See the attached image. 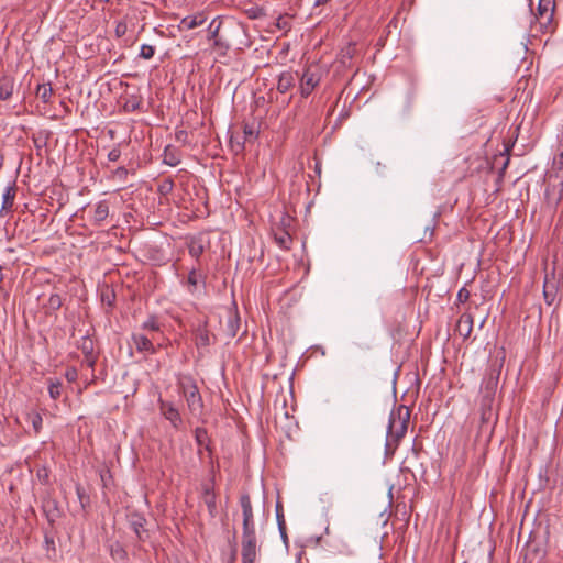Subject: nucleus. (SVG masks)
<instances>
[{
	"label": "nucleus",
	"mask_w": 563,
	"mask_h": 563,
	"mask_svg": "<svg viewBox=\"0 0 563 563\" xmlns=\"http://www.w3.org/2000/svg\"><path fill=\"white\" fill-rule=\"evenodd\" d=\"M409 418V409L404 405L398 406L390 412L387 428V441L385 445L386 455H393L400 440L405 437L408 429Z\"/></svg>",
	"instance_id": "1"
},
{
	"label": "nucleus",
	"mask_w": 563,
	"mask_h": 563,
	"mask_svg": "<svg viewBox=\"0 0 563 563\" xmlns=\"http://www.w3.org/2000/svg\"><path fill=\"white\" fill-rule=\"evenodd\" d=\"M177 386L187 402L190 413L195 417L200 416L203 409V401L192 376L180 375L177 380Z\"/></svg>",
	"instance_id": "2"
},
{
	"label": "nucleus",
	"mask_w": 563,
	"mask_h": 563,
	"mask_svg": "<svg viewBox=\"0 0 563 563\" xmlns=\"http://www.w3.org/2000/svg\"><path fill=\"white\" fill-rule=\"evenodd\" d=\"M554 0H539L538 11L534 16L536 22L539 24L541 31L547 32L551 29L554 16Z\"/></svg>",
	"instance_id": "3"
},
{
	"label": "nucleus",
	"mask_w": 563,
	"mask_h": 563,
	"mask_svg": "<svg viewBox=\"0 0 563 563\" xmlns=\"http://www.w3.org/2000/svg\"><path fill=\"white\" fill-rule=\"evenodd\" d=\"M257 558L256 532H242L241 537V561L242 563H254Z\"/></svg>",
	"instance_id": "4"
},
{
	"label": "nucleus",
	"mask_w": 563,
	"mask_h": 563,
	"mask_svg": "<svg viewBox=\"0 0 563 563\" xmlns=\"http://www.w3.org/2000/svg\"><path fill=\"white\" fill-rule=\"evenodd\" d=\"M321 75L317 68L308 67L300 77V93L303 98L311 95L313 89L319 85Z\"/></svg>",
	"instance_id": "5"
},
{
	"label": "nucleus",
	"mask_w": 563,
	"mask_h": 563,
	"mask_svg": "<svg viewBox=\"0 0 563 563\" xmlns=\"http://www.w3.org/2000/svg\"><path fill=\"white\" fill-rule=\"evenodd\" d=\"M240 505L242 508V532H255L254 512L249 494H243L240 497Z\"/></svg>",
	"instance_id": "6"
},
{
	"label": "nucleus",
	"mask_w": 563,
	"mask_h": 563,
	"mask_svg": "<svg viewBox=\"0 0 563 563\" xmlns=\"http://www.w3.org/2000/svg\"><path fill=\"white\" fill-rule=\"evenodd\" d=\"M241 328V318L236 310L228 309L225 314V321L223 324V333L228 339H233L236 336L239 330Z\"/></svg>",
	"instance_id": "7"
},
{
	"label": "nucleus",
	"mask_w": 563,
	"mask_h": 563,
	"mask_svg": "<svg viewBox=\"0 0 563 563\" xmlns=\"http://www.w3.org/2000/svg\"><path fill=\"white\" fill-rule=\"evenodd\" d=\"M549 178H555L559 180L558 197L555 199L558 203L562 200L563 197V151L554 156Z\"/></svg>",
	"instance_id": "8"
},
{
	"label": "nucleus",
	"mask_w": 563,
	"mask_h": 563,
	"mask_svg": "<svg viewBox=\"0 0 563 563\" xmlns=\"http://www.w3.org/2000/svg\"><path fill=\"white\" fill-rule=\"evenodd\" d=\"M158 407L161 413L167 419L174 428H179L183 420L178 409L169 401H165L162 398L158 399Z\"/></svg>",
	"instance_id": "9"
},
{
	"label": "nucleus",
	"mask_w": 563,
	"mask_h": 563,
	"mask_svg": "<svg viewBox=\"0 0 563 563\" xmlns=\"http://www.w3.org/2000/svg\"><path fill=\"white\" fill-rule=\"evenodd\" d=\"M132 342L140 353L155 354L157 352L156 346L153 343V338L142 334V333H133Z\"/></svg>",
	"instance_id": "10"
},
{
	"label": "nucleus",
	"mask_w": 563,
	"mask_h": 563,
	"mask_svg": "<svg viewBox=\"0 0 563 563\" xmlns=\"http://www.w3.org/2000/svg\"><path fill=\"white\" fill-rule=\"evenodd\" d=\"M146 519L137 512H133L129 516V523L136 537L141 541H145L148 538L147 530L145 529Z\"/></svg>",
	"instance_id": "11"
},
{
	"label": "nucleus",
	"mask_w": 563,
	"mask_h": 563,
	"mask_svg": "<svg viewBox=\"0 0 563 563\" xmlns=\"http://www.w3.org/2000/svg\"><path fill=\"white\" fill-rule=\"evenodd\" d=\"M207 21V14L203 11L194 15H187L180 20L178 29L180 31H189L202 25Z\"/></svg>",
	"instance_id": "12"
},
{
	"label": "nucleus",
	"mask_w": 563,
	"mask_h": 563,
	"mask_svg": "<svg viewBox=\"0 0 563 563\" xmlns=\"http://www.w3.org/2000/svg\"><path fill=\"white\" fill-rule=\"evenodd\" d=\"M16 196V185L15 183L10 184L5 187L3 195H2V205L0 209V214H8L12 211V207L14 205Z\"/></svg>",
	"instance_id": "13"
},
{
	"label": "nucleus",
	"mask_w": 563,
	"mask_h": 563,
	"mask_svg": "<svg viewBox=\"0 0 563 563\" xmlns=\"http://www.w3.org/2000/svg\"><path fill=\"white\" fill-rule=\"evenodd\" d=\"M15 80L12 76L3 75L0 77V100L7 101L13 96Z\"/></svg>",
	"instance_id": "14"
},
{
	"label": "nucleus",
	"mask_w": 563,
	"mask_h": 563,
	"mask_svg": "<svg viewBox=\"0 0 563 563\" xmlns=\"http://www.w3.org/2000/svg\"><path fill=\"white\" fill-rule=\"evenodd\" d=\"M195 344L198 349H206L211 344V335L207 329V324H200L195 330Z\"/></svg>",
	"instance_id": "15"
},
{
	"label": "nucleus",
	"mask_w": 563,
	"mask_h": 563,
	"mask_svg": "<svg viewBox=\"0 0 563 563\" xmlns=\"http://www.w3.org/2000/svg\"><path fill=\"white\" fill-rule=\"evenodd\" d=\"M296 82V75L292 71H283L278 77L277 90L280 93L288 92Z\"/></svg>",
	"instance_id": "16"
},
{
	"label": "nucleus",
	"mask_w": 563,
	"mask_h": 563,
	"mask_svg": "<svg viewBox=\"0 0 563 563\" xmlns=\"http://www.w3.org/2000/svg\"><path fill=\"white\" fill-rule=\"evenodd\" d=\"M109 216V202L107 200H100L97 202L93 209L92 220L93 223L100 225Z\"/></svg>",
	"instance_id": "17"
},
{
	"label": "nucleus",
	"mask_w": 563,
	"mask_h": 563,
	"mask_svg": "<svg viewBox=\"0 0 563 563\" xmlns=\"http://www.w3.org/2000/svg\"><path fill=\"white\" fill-rule=\"evenodd\" d=\"M460 335L468 338L473 329V317L470 313H463L456 324Z\"/></svg>",
	"instance_id": "18"
},
{
	"label": "nucleus",
	"mask_w": 563,
	"mask_h": 563,
	"mask_svg": "<svg viewBox=\"0 0 563 563\" xmlns=\"http://www.w3.org/2000/svg\"><path fill=\"white\" fill-rule=\"evenodd\" d=\"M163 162L169 166H177L180 163V153L173 145H167L163 153Z\"/></svg>",
	"instance_id": "19"
},
{
	"label": "nucleus",
	"mask_w": 563,
	"mask_h": 563,
	"mask_svg": "<svg viewBox=\"0 0 563 563\" xmlns=\"http://www.w3.org/2000/svg\"><path fill=\"white\" fill-rule=\"evenodd\" d=\"M558 292V288L555 285L554 279L550 280L548 275L545 276L544 283H543V296L545 302L550 306L555 300Z\"/></svg>",
	"instance_id": "20"
},
{
	"label": "nucleus",
	"mask_w": 563,
	"mask_h": 563,
	"mask_svg": "<svg viewBox=\"0 0 563 563\" xmlns=\"http://www.w3.org/2000/svg\"><path fill=\"white\" fill-rule=\"evenodd\" d=\"M545 552L541 548H528L525 558L523 563H543Z\"/></svg>",
	"instance_id": "21"
},
{
	"label": "nucleus",
	"mask_w": 563,
	"mask_h": 563,
	"mask_svg": "<svg viewBox=\"0 0 563 563\" xmlns=\"http://www.w3.org/2000/svg\"><path fill=\"white\" fill-rule=\"evenodd\" d=\"M276 244L283 250H289L292 244L291 235L285 230H278L274 233Z\"/></svg>",
	"instance_id": "22"
},
{
	"label": "nucleus",
	"mask_w": 563,
	"mask_h": 563,
	"mask_svg": "<svg viewBox=\"0 0 563 563\" xmlns=\"http://www.w3.org/2000/svg\"><path fill=\"white\" fill-rule=\"evenodd\" d=\"M200 284H205L203 276L200 273H198L196 269H191L188 274V278H187V283H186L188 291L194 294L197 289V286Z\"/></svg>",
	"instance_id": "23"
},
{
	"label": "nucleus",
	"mask_w": 563,
	"mask_h": 563,
	"mask_svg": "<svg viewBox=\"0 0 563 563\" xmlns=\"http://www.w3.org/2000/svg\"><path fill=\"white\" fill-rule=\"evenodd\" d=\"M53 93H54V90H53V88L51 86V82L41 84L36 88V96L44 103H49L51 102Z\"/></svg>",
	"instance_id": "24"
},
{
	"label": "nucleus",
	"mask_w": 563,
	"mask_h": 563,
	"mask_svg": "<svg viewBox=\"0 0 563 563\" xmlns=\"http://www.w3.org/2000/svg\"><path fill=\"white\" fill-rule=\"evenodd\" d=\"M47 383L49 397L54 400H57L60 397L63 390L62 382L59 379L48 378Z\"/></svg>",
	"instance_id": "25"
},
{
	"label": "nucleus",
	"mask_w": 563,
	"mask_h": 563,
	"mask_svg": "<svg viewBox=\"0 0 563 563\" xmlns=\"http://www.w3.org/2000/svg\"><path fill=\"white\" fill-rule=\"evenodd\" d=\"M27 421L32 424L35 434H38L43 427V418L40 412L31 411L26 416Z\"/></svg>",
	"instance_id": "26"
},
{
	"label": "nucleus",
	"mask_w": 563,
	"mask_h": 563,
	"mask_svg": "<svg viewBox=\"0 0 563 563\" xmlns=\"http://www.w3.org/2000/svg\"><path fill=\"white\" fill-rule=\"evenodd\" d=\"M141 329L146 332H159L161 323L156 316H150L142 324Z\"/></svg>",
	"instance_id": "27"
},
{
	"label": "nucleus",
	"mask_w": 563,
	"mask_h": 563,
	"mask_svg": "<svg viewBox=\"0 0 563 563\" xmlns=\"http://www.w3.org/2000/svg\"><path fill=\"white\" fill-rule=\"evenodd\" d=\"M78 349L81 350L84 356L95 354L93 341L88 335L80 339Z\"/></svg>",
	"instance_id": "28"
},
{
	"label": "nucleus",
	"mask_w": 563,
	"mask_h": 563,
	"mask_svg": "<svg viewBox=\"0 0 563 563\" xmlns=\"http://www.w3.org/2000/svg\"><path fill=\"white\" fill-rule=\"evenodd\" d=\"M202 500L206 504L211 517L217 515V496L216 494H202Z\"/></svg>",
	"instance_id": "29"
},
{
	"label": "nucleus",
	"mask_w": 563,
	"mask_h": 563,
	"mask_svg": "<svg viewBox=\"0 0 563 563\" xmlns=\"http://www.w3.org/2000/svg\"><path fill=\"white\" fill-rule=\"evenodd\" d=\"M244 13L251 20L262 19L266 15L265 10L256 4L251 5L250 8H245Z\"/></svg>",
	"instance_id": "30"
},
{
	"label": "nucleus",
	"mask_w": 563,
	"mask_h": 563,
	"mask_svg": "<svg viewBox=\"0 0 563 563\" xmlns=\"http://www.w3.org/2000/svg\"><path fill=\"white\" fill-rule=\"evenodd\" d=\"M222 26L221 16H216L208 26V40L216 38L219 36L220 29Z\"/></svg>",
	"instance_id": "31"
},
{
	"label": "nucleus",
	"mask_w": 563,
	"mask_h": 563,
	"mask_svg": "<svg viewBox=\"0 0 563 563\" xmlns=\"http://www.w3.org/2000/svg\"><path fill=\"white\" fill-rule=\"evenodd\" d=\"M195 437H196V441H197L198 445L201 448L203 446L205 450L208 451L209 454H211V449H210L209 444L207 443V441H208L207 431L205 429L197 428L195 431Z\"/></svg>",
	"instance_id": "32"
},
{
	"label": "nucleus",
	"mask_w": 563,
	"mask_h": 563,
	"mask_svg": "<svg viewBox=\"0 0 563 563\" xmlns=\"http://www.w3.org/2000/svg\"><path fill=\"white\" fill-rule=\"evenodd\" d=\"M101 301H102V303H106L109 307H113L114 301H115V294H114V291L107 287L101 292Z\"/></svg>",
	"instance_id": "33"
},
{
	"label": "nucleus",
	"mask_w": 563,
	"mask_h": 563,
	"mask_svg": "<svg viewBox=\"0 0 563 563\" xmlns=\"http://www.w3.org/2000/svg\"><path fill=\"white\" fill-rule=\"evenodd\" d=\"M155 54V47L148 44H143L140 49L139 56L143 59H151Z\"/></svg>",
	"instance_id": "34"
},
{
	"label": "nucleus",
	"mask_w": 563,
	"mask_h": 563,
	"mask_svg": "<svg viewBox=\"0 0 563 563\" xmlns=\"http://www.w3.org/2000/svg\"><path fill=\"white\" fill-rule=\"evenodd\" d=\"M63 305V299L58 294H52L48 298L47 306L52 310H58Z\"/></svg>",
	"instance_id": "35"
},
{
	"label": "nucleus",
	"mask_w": 563,
	"mask_h": 563,
	"mask_svg": "<svg viewBox=\"0 0 563 563\" xmlns=\"http://www.w3.org/2000/svg\"><path fill=\"white\" fill-rule=\"evenodd\" d=\"M243 134L245 141L257 137V132L255 131L254 126L247 123L243 125Z\"/></svg>",
	"instance_id": "36"
},
{
	"label": "nucleus",
	"mask_w": 563,
	"mask_h": 563,
	"mask_svg": "<svg viewBox=\"0 0 563 563\" xmlns=\"http://www.w3.org/2000/svg\"><path fill=\"white\" fill-rule=\"evenodd\" d=\"M355 46L352 44H349L341 52L342 63H345V59H351L354 55Z\"/></svg>",
	"instance_id": "37"
},
{
	"label": "nucleus",
	"mask_w": 563,
	"mask_h": 563,
	"mask_svg": "<svg viewBox=\"0 0 563 563\" xmlns=\"http://www.w3.org/2000/svg\"><path fill=\"white\" fill-rule=\"evenodd\" d=\"M276 518L278 523V529L283 530L286 527L285 518L282 512V506L279 504L276 505Z\"/></svg>",
	"instance_id": "38"
},
{
	"label": "nucleus",
	"mask_w": 563,
	"mask_h": 563,
	"mask_svg": "<svg viewBox=\"0 0 563 563\" xmlns=\"http://www.w3.org/2000/svg\"><path fill=\"white\" fill-rule=\"evenodd\" d=\"M470 299V291L465 288V287H462L457 295H456V300L457 302L460 303H464L466 302L467 300Z\"/></svg>",
	"instance_id": "39"
},
{
	"label": "nucleus",
	"mask_w": 563,
	"mask_h": 563,
	"mask_svg": "<svg viewBox=\"0 0 563 563\" xmlns=\"http://www.w3.org/2000/svg\"><path fill=\"white\" fill-rule=\"evenodd\" d=\"M65 378L69 382V383H74L76 382V379L78 378V372L75 367H68L65 372Z\"/></svg>",
	"instance_id": "40"
},
{
	"label": "nucleus",
	"mask_w": 563,
	"mask_h": 563,
	"mask_svg": "<svg viewBox=\"0 0 563 563\" xmlns=\"http://www.w3.org/2000/svg\"><path fill=\"white\" fill-rule=\"evenodd\" d=\"M175 139L177 142L186 144L188 142V132L186 130H177Z\"/></svg>",
	"instance_id": "41"
},
{
	"label": "nucleus",
	"mask_w": 563,
	"mask_h": 563,
	"mask_svg": "<svg viewBox=\"0 0 563 563\" xmlns=\"http://www.w3.org/2000/svg\"><path fill=\"white\" fill-rule=\"evenodd\" d=\"M121 156V151L119 147H113L109 153H108V159L110 162H117Z\"/></svg>",
	"instance_id": "42"
},
{
	"label": "nucleus",
	"mask_w": 563,
	"mask_h": 563,
	"mask_svg": "<svg viewBox=\"0 0 563 563\" xmlns=\"http://www.w3.org/2000/svg\"><path fill=\"white\" fill-rule=\"evenodd\" d=\"M84 363L88 367L93 368L96 363H97V355L96 354H91V355L84 356Z\"/></svg>",
	"instance_id": "43"
},
{
	"label": "nucleus",
	"mask_w": 563,
	"mask_h": 563,
	"mask_svg": "<svg viewBox=\"0 0 563 563\" xmlns=\"http://www.w3.org/2000/svg\"><path fill=\"white\" fill-rule=\"evenodd\" d=\"M128 176V169L125 167H118L114 172V177L119 178L120 180H125Z\"/></svg>",
	"instance_id": "44"
},
{
	"label": "nucleus",
	"mask_w": 563,
	"mask_h": 563,
	"mask_svg": "<svg viewBox=\"0 0 563 563\" xmlns=\"http://www.w3.org/2000/svg\"><path fill=\"white\" fill-rule=\"evenodd\" d=\"M210 41L213 42V47L216 48H224V49H228L229 48V45L223 42L220 36H217L216 38H211Z\"/></svg>",
	"instance_id": "45"
},
{
	"label": "nucleus",
	"mask_w": 563,
	"mask_h": 563,
	"mask_svg": "<svg viewBox=\"0 0 563 563\" xmlns=\"http://www.w3.org/2000/svg\"><path fill=\"white\" fill-rule=\"evenodd\" d=\"M203 252V247L201 245L198 246H191L189 250V253L194 257H199Z\"/></svg>",
	"instance_id": "46"
},
{
	"label": "nucleus",
	"mask_w": 563,
	"mask_h": 563,
	"mask_svg": "<svg viewBox=\"0 0 563 563\" xmlns=\"http://www.w3.org/2000/svg\"><path fill=\"white\" fill-rule=\"evenodd\" d=\"M125 30H126V25L120 23L115 27V33H117L118 36H122L125 33Z\"/></svg>",
	"instance_id": "47"
},
{
	"label": "nucleus",
	"mask_w": 563,
	"mask_h": 563,
	"mask_svg": "<svg viewBox=\"0 0 563 563\" xmlns=\"http://www.w3.org/2000/svg\"><path fill=\"white\" fill-rule=\"evenodd\" d=\"M202 494H216L212 484H205L202 486Z\"/></svg>",
	"instance_id": "48"
},
{
	"label": "nucleus",
	"mask_w": 563,
	"mask_h": 563,
	"mask_svg": "<svg viewBox=\"0 0 563 563\" xmlns=\"http://www.w3.org/2000/svg\"><path fill=\"white\" fill-rule=\"evenodd\" d=\"M139 106H140V103H139V102H128V103H126V107H128L130 110H132V111L136 110V109L139 108Z\"/></svg>",
	"instance_id": "49"
},
{
	"label": "nucleus",
	"mask_w": 563,
	"mask_h": 563,
	"mask_svg": "<svg viewBox=\"0 0 563 563\" xmlns=\"http://www.w3.org/2000/svg\"><path fill=\"white\" fill-rule=\"evenodd\" d=\"M279 532H280V536H282V538L284 539V541H286V540H287L286 528H285V529H283V530H279Z\"/></svg>",
	"instance_id": "50"
},
{
	"label": "nucleus",
	"mask_w": 563,
	"mask_h": 563,
	"mask_svg": "<svg viewBox=\"0 0 563 563\" xmlns=\"http://www.w3.org/2000/svg\"><path fill=\"white\" fill-rule=\"evenodd\" d=\"M235 555H236V553H235V551H233L232 554H231L229 563H234L235 562Z\"/></svg>",
	"instance_id": "51"
},
{
	"label": "nucleus",
	"mask_w": 563,
	"mask_h": 563,
	"mask_svg": "<svg viewBox=\"0 0 563 563\" xmlns=\"http://www.w3.org/2000/svg\"><path fill=\"white\" fill-rule=\"evenodd\" d=\"M508 164H509V156H507V158H506V161H505V163L503 165L501 170H505L507 168Z\"/></svg>",
	"instance_id": "52"
},
{
	"label": "nucleus",
	"mask_w": 563,
	"mask_h": 563,
	"mask_svg": "<svg viewBox=\"0 0 563 563\" xmlns=\"http://www.w3.org/2000/svg\"><path fill=\"white\" fill-rule=\"evenodd\" d=\"M509 151H510L509 147H506L505 148V154L509 155Z\"/></svg>",
	"instance_id": "53"
}]
</instances>
